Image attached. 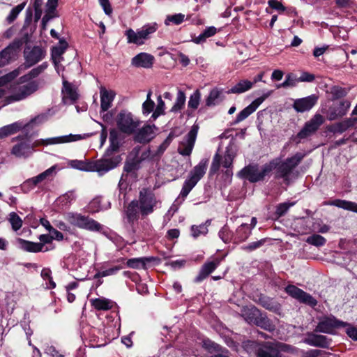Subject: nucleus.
<instances>
[{"label": "nucleus", "mask_w": 357, "mask_h": 357, "mask_svg": "<svg viewBox=\"0 0 357 357\" xmlns=\"http://www.w3.org/2000/svg\"><path fill=\"white\" fill-rule=\"evenodd\" d=\"M9 222L11 224L14 231L19 230L22 226V220L20 217L15 212H12L9 215Z\"/></svg>", "instance_id": "obj_52"}, {"label": "nucleus", "mask_w": 357, "mask_h": 357, "mask_svg": "<svg viewBox=\"0 0 357 357\" xmlns=\"http://www.w3.org/2000/svg\"><path fill=\"white\" fill-rule=\"evenodd\" d=\"M260 304L268 310L275 311L278 308V304L275 303L272 298L266 296H262L259 298Z\"/></svg>", "instance_id": "obj_48"}, {"label": "nucleus", "mask_w": 357, "mask_h": 357, "mask_svg": "<svg viewBox=\"0 0 357 357\" xmlns=\"http://www.w3.org/2000/svg\"><path fill=\"white\" fill-rule=\"evenodd\" d=\"M201 99V93L197 89L190 96L188 106L190 109L195 110L198 108Z\"/></svg>", "instance_id": "obj_46"}, {"label": "nucleus", "mask_w": 357, "mask_h": 357, "mask_svg": "<svg viewBox=\"0 0 357 357\" xmlns=\"http://www.w3.org/2000/svg\"><path fill=\"white\" fill-rule=\"evenodd\" d=\"M357 123V118H347L344 120L334 124L331 128V131L336 134H342L349 128L354 127Z\"/></svg>", "instance_id": "obj_29"}, {"label": "nucleus", "mask_w": 357, "mask_h": 357, "mask_svg": "<svg viewBox=\"0 0 357 357\" xmlns=\"http://www.w3.org/2000/svg\"><path fill=\"white\" fill-rule=\"evenodd\" d=\"M45 55V50L40 46L26 47L24 50V63L17 69L21 73L42 61Z\"/></svg>", "instance_id": "obj_10"}, {"label": "nucleus", "mask_w": 357, "mask_h": 357, "mask_svg": "<svg viewBox=\"0 0 357 357\" xmlns=\"http://www.w3.org/2000/svg\"><path fill=\"white\" fill-rule=\"evenodd\" d=\"M140 151L139 147H135L133 149L132 153L135 155V158L137 159V162L140 164L141 162L143 160H145L146 159L149 158L151 155V151L149 149L144 151L140 157H138V155Z\"/></svg>", "instance_id": "obj_60"}, {"label": "nucleus", "mask_w": 357, "mask_h": 357, "mask_svg": "<svg viewBox=\"0 0 357 357\" xmlns=\"http://www.w3.org/2000/svg\"><path fill=\"white\" fill-rule=\"evenodd\" d=\"M306 242L310 245L319 247L323 246L326 243V240L319 234H313L307 238Z\"/></svg>", "instance_id": "obj_50"}, {"label": "nucleus", "mask_w": 357, "mask_h": 357, "mask_svg": "<svg viewBox=\"0 0 357 357\" xmlns=\"http://www.w3.org/2000/svg\"><path fill=\"white\" fill-rule=\"evenodd\" d=\"M294 203H287V202H284V203H281L280 204H278V206H277L276 208V214L278 215L279 216H282L284 215L287 212V211L289 209V208L292 206H294Z\"/></svg>", "instance_id": "obj_64"}, {"label": "nucleus", "mask_w": 357, "mask_h": 357, "mask_svg": "<svg viewBox=\"0 0 357 357\" xmlns=\"http://www.w3.org/2000/svg\"><path fill=\"white\" fill-rule=\"evenodd\" d=\"M255 352L257 357H281L278 344L271 342L258 343Z\"/></svg>", "instance_id": "obj_17"}, {"label": "nucleus", "mask_w": 357, "mask_h": 357, "mask_svg": "<svg viewBox=\"0 0 357 357\" xmlns=\"http://www.w3.org/2000/svg\"><path fill=\"white\" fill-rule=\"evenodd\" d=\"M255 325L269 332H272L275 329V326L273 324L272 321L263 313L260 314Z\"/></svg>", "instance_id": "obj_37"}, {"label": "nucleus", "mask_w": 357, "mask_h": 357, "mask_svg": "<svg viewBox=\"0 0 357 357\" xmlns=\"http://www.w3.org/2000/svg\"><path fill=\"white\" fill-rule=\"evenodd\" d=\"M296 82H297V79L294 77L293 74L289 73L286 76L285 80L282 83L277 85V88L280 89V88H287L289 86H291V87L295 86L296 84Z\"/></svg>", "instance_id": "obj_57"}, {"label": "nucleus", "mask_w": 357, "mask_h": 357, "mask_svg": "<svg viewBox=\"0 0 357 357\" xmlns=\"http://www.w3.org/2000/svg\"><path fill=\"white\" fill-rule=\"evenodd\" d=\"M101 203L100 198L93 199L89 204V212L96 213L101 210Z\"/></svg>", "instance_id": "obj_62"}, {"label": "nucleus", "mask_w": 357, "mask_h": 357, "mask_svg": "<svg viewBox=\"0 0 357 357\" xmlns=\"http://www.w3.org/2000/svg\"><path fill=\"white\" fill-rule=\"evenodd\" d=\"M236 147L227 146L223 157L217 151L213 158L209 171L210 174L213 175L217 173L221 165L225 168H233V162L236 156Z\"/></svg>", "instance_id": "obj_9"}, {"label": "nucleus", "mask_w": 357, "mask_h": 357, "mask_svg": "<svg viewBox=\"0 0 357 357\" xmlns=\"http://www.w3.org/2000/svg\"><path fill=\"white\" fill-rule=\"evenodd\" d=\"M120 156L102 158L96 161L73 160V167L84 172H97L100 175L115 168L120 162Z\"/></svg>", "instance_id": "obj_2"}, {"label": "nucleus", "mask_w": 357, "mask_h": 357, "mask_svg": "<svg viewBox=\"0 0 357 357\" xmlns=\"http://www.w3.org/2000/svg\"><path fill=\"white\" fill-rule=\"evenodd\" d=\"M318 96L312 94L305 98H298L293 103V108L297 112H305L310 110L317 102Z\"/></svg>", "instance_id": "obj_21"}, {"label": "nucleus", "mask_w": 357, "mask_h": 357, "mask_svg": "<svg viewBox=\"0 0 357 357\" xmlns=\"http://www.w3.org/2000/svg\"><path fill=\"white\" fill-rule=\"evenodd\" d=\"M221 93V91L218 89H213L206 99V105L207 107H211L217 105L220 101Z\"/></svg>", "instance_id": "obj_41"}, {"label": "nucleus", "mask_w": 357, "mask_h": 357, "mask_svg": "<svg viewBox=\"0 0 357 357\" xmlns=\"http://www.w3.org/2000/svg\"><path fill=\"white\" fill-rule=\"evenodd\" d=\"M252 86L253 83H252L251 81L248 79H241L234 86L229 89L227 93L240 94L249 91L252 88Z\"/></svg>", "instance_id": "obj_33"}, {"label": "nucleus", "mask_w": 357, "mask_h": 357, "mask_svg": "<svg viewBox=\"0 0 357 357\" xmlns=\"http://www.w3.org/2000/svg\"><path fill=\"white\" fill-rule=\"evenodd\" d=\"M56 166H52L50 168L46 169L45 172L40 173L36 176L27 179L24 182L22 185V190L24 192H28L33 188L36 186L39 183L47 179L50 177H52L55 173Z\"/></svg>", "instance_id": "obj_20"}, {"label": "nucleus", "mask_w": 357, "mask_h": 357, "mask_svg": "<svg viewBox=\"0 0 357 357\" xmlns=\"http://www.w3.org/2000/svg\"><path fill=\"white\" fill-rule=\"evenodd\" d=\"M324 205L334 206L357 213V203L354 202L337 199L333 201L326 202Z\"/></svg>", "instance_id": "obj_31"}, {"label": "nucleus", "mask_w": 357, "mask_h": 357, "mask_svg": "<svg viewBox=\"0 0 357 357\" xmlns=\"http://www.w3.org/2000/svg\"><path fill=\"white\" fill-rule=\"evenodd\" d=\"M19 70L17 68L13 70V71L0 77V86H4L8 83L11 82L14 80L17 77L20 75Z\"/></svg>", "instance_id": "obj_49"}, {"label": "nucleus", "mask_w": 357, "mask_h": 357, "mask_svg": "<svg viewBox=\"0 0 357 357\" xmlns=\"http://www.w3.org/2000/svg\"><path fill=\"white\" fill-rule=\"evenodd\" d=\"M33 149L30 143L25 140L13 146L11 153L17 158H26L32 153Z\"/></svg>", "instance_id": "obj_27"}, {"label": "nucleus", "mask_w": 357, "mask_h": 357, "mask_svg": "<svg viewBox=\"0 0 357 357\" xmlns=\"http://www.w3.org/2000/svg\"><path fill=\"white\" fill-rule=\"evenodd\" d=\"M59 43V46L54 47L52 50V59L55 64L60 62L61 55L68 47V43L65 40H60Z\"/></svg>", "instance_id": "obj_38"}, {"label": "nucleus", "mask_w": 357, "mask_h": 357, "mask_svg": "<svg viewBox=\"0 0 357 357\" xmlns=\"http://www.w3.org/2000/svg\"><path fill=\"white\" fill-rule=\"evenodd\" d=\"M266 241V238H262L261 240H259L257 241L251 242L248 245H243L241 247V249L243 250L247 251V252H252L261 246L264 245V243Z\"/></svg>", "instance_id": "obj_55"}, {"label": "nucleus", "mask_w": 357, "mask_h": 357, "mask_svg": "<svg viewBox=\"0 0 357 357\" xmlns=\"http://www.w3.org/2000/svg\"><path fill=\"white\" fill-rule=\"evenodd\" d=\"M157 130L154 124L145 123L132 134L133 140L139 144H148L155 137Z\"/></svg>", "instance_id": "obj_13"}, {"label": "nucleus", "mask_w": 357, "mask_h": 357, "mask_svg": "<svg viewBox=\"0 0 357 357\" xmlns=\"http://www.w3.org/2000/svg\"><path fill=\"white\" fill-rule=\"evenodd\" d=\"M199 126L194 124L189 132L185 135L183 141L181 142L178 148V152L183 156H190L194 148L197 136Z\"/></svg>", "instance_id": "obj_16"}, {"label": "nucleus", "mask_w": 357, "mask_h": 357, "mask_svg": "<svg viewBox=\"0 0 357 357\" xmlns=\"http://www.w3.org/2000/svg\"><path fill=\"white\" fill-rule=\"evenodd\" d=\"M151 95L152 91L150 90L147 93L146 100L142 104V113L144 115H148L155 110V102L151 100Z\"/></svg>", "instance_id": "obj_43"}, {"label": "nucleus", "mask_w": 357, "mask_h": 357, "mask_svg": "<svg viewBox=\"0 0 357 357\" xmlns=\"http://www.w3.org/2000/svg\"><path fill=\"white\" fill-rule=\"evenodd\" d=\"M109 139L110 142V146L106 151L107 155H109L110 151H116L119 149V133L116 129H112L110 130Z\"/></svg>", "instance_id": "obj_42"}, {"label": "nucleus", "mask_w": 357, "mask_h": 357, "mask_svg": "<svg viewBox=\"0 0 357 357\" xmlns=\"http://www.w3.org/2000/svg\"><path fill=\"white\" fill-rule=\"evenodd\" d=\"M203 347L205 349L208 351L209 352H218L221 350V347L210 340H206L203 341Z\"/></svg>", "instance_id": "obj_58"}, {"label": "nucleus", "mask_w": 357, "mask_h": 357, "mask_svg": "<svg viewBox=\"0 0 357 357\" xmlns=\"http://www.w3.org/2000/svg\"><path fill=\"white\" fill-rule=\"evenodd\" d=\"M330 93L332 95V99L336 100L344 97L347 92L344 88L333 86L330 89Z\"/></svg>", "instance_id": "obj_54"}, {"label": "nucleus", "mask_w": 357, "mask_h": 357, "mask_svg": "<svg viewBox=\"0 0 357 357\" xmlns=\"http://www.w3.org/2000/svg\"><path fill=\"white\" fill-rule=\"evenodd\" d=\"M26 4V2H22V3L17 5L15 8H13L10 10L8 15L7 16L6 21L9 24L13 22L15 20V19L17 17L20 13L24 8Z\"/></svg>", "instance_id": "obj_47"}, {"label": "nucleus", "mask_w": 357, "mask_h": 357, "mask_svg": "<svg viewBox=\"0 0 357 357\" xmlns=\"http://www.w3.org/2000/svg\"><path fill=\"white\" fill-rule=\"evenodd\" d=\"M222 259L219 257L213 258L211 260L206 261L202 266L198 275L195 278V283H200L207 278L220 264Z\"/></svg>", "instance_id": "obj_19"}, {"label": "nucleus", "mask_w": 357, "mask_h": 357, "mask_svg": "<svg viewBox=\"0 0 357 357\" xmlns=\"http://www.w3.org/2000/svg\"><path fill=\"white\" fill-rule=\"evenodd\" d=\"M38 89V83L36 81L30 82L26 84L12 87V94L8 97L11 102L20 101L33 94Z\"/></svg>", "instance_id": "obj_11"}, {"label": "nucleus", "mask_w": 357, "mask_h": 357, "mask_svg": "<svg viewBox=\"0 0 357 357\" xmlns=\"http://www.w3.org/2000/svg\"><path fill=\"white\" fill-rule=\"evenodd\" d=\"M351 103L349 100L340 101L336 105L330 107L327 119L329 121H334L347 114Z\"/></svg>", "instance_id": "obj_22"}, {"label": "nucleus", "mask_w": 357, "mask_h": 357, "mask_svg": "<svg viewBox=\"0 0 357 357\" xmlns=\"http://www.w3.org/2000/svg\"><path fill=\"white\" fill-rule=\"evenodd\" d=\"M100 112H107L112 105V102L116 96V93L112 90H107L104 87L100 89Z\"/></svg>", "instance_id": "obj_26"}, {"label": "nucleus", "mask_w": 357, "mask_h": 357, "mask_svg": "<svg viewBox=\"0 0 357 357\" xmlns=\"http://www.w3.org/2000/svg\"><path fill=\"white\" fill-rule=\"evenodd\" d=\"M76 195L74 191H69L59 197V200L65 205H70L75 200Z\"/></svg>", "instance_id": "obj_61"}, {"label": "nucleus", "mask_w": 357, "mask_h": 357, "mask_svg": "<svg viewBox=\"0 0 357 357\" xmlns=\"http://www.w3.org/2000/svg\"><path fill=\"white\" fill-rule=\"evenodd\" d=\"M211 224V220L208 219L204 223L199 225H192L190 228L192 236L196 238L201 235H206L208 231V227Z\"/></svg>", "instance_id": "obj_36"}, {"label": "nucleus", "mask_w": 357, "mask_h": 357, "mask_svg": "<svg viewBox=\"0 0 357 357\" xmlns=\"http://www.w3.org/2000/svg\"><path fill=\"white\" fill-rule=\"evenodd\" d=\"M91 304L97 310H109L112 307V301L105 298L91 299Z\"/></svg>", "instance_id": "obj_35"}, {"label": "nucleus", "mask_w": 357, "mask_h": 357, "mask_svg": "<svg viewBox=\"0 0 357 357\" xmlns=\"http://www.w3.org/2000/svg\"><path fill=\"white\" fill-rule=\"evenodd\" d=\"M253 112H255L254 109L250 105L245 107L243 110H241L238 115L236 116V118L234 121V123L237 124L245 119H247L250 114H252Z\"/></svg>", "instance_id": "obj_53"}, {"label": "nucleus", "mask_w": 357, "mask_h": 357, "mask_svg": "<svg viewBox=\"0 0 357 357\" xmlns=\"http://www.w3.org/2000/svg\"><path fill=\"white\" fill-rule=\"evenodd\" d=\"M159 25L156 22H151L143 25L140 29L134 31L129 28L124 35L126 36L128 44H135L137 46L143 45L146 41L151 38V36L157 31Z\"/></svg>", "instance_id": "obj_5"}, {"label": "nucleus", "mask_w": 357, "mask_h": 357, "mask_svg": "<svg viewBox=\"0 0 357 357\" xmlns=\"http://www.w3.org/2000/svg\"><path fill=\"white\" fill-rule=\"evenodd\" d=\"M284 291L288 295L301 303L308 305L311 307H315L317 305V301L312 296L295 285H287Z\"/></svg>", "instance_id": "obj_15"}, {"label": "nucleus", "mask_w": 357, "mask_h": 357, "mask_svg": "<svg viewBox=\"0 0 357 357\" xmlns=\"http://www.w3.org/2000/svg\"><path fill=\"white\" fill-rule=\"evenodd\" d=\"M47 63L44 62L38 66L31 70L29 73L32 79L38 77L42 73L45 71V69H47Z\"/></svg>", "instance_id": "obj_59"}, {"label": "nucleus", "mask_w": 357, "mask_h": 357, "mask_svg": "<svg viewBox=\"0 0 357 357\" xmlns=\"http://www.w3.org/2000/svg\"><path fill=\"white\" fill-rule=\"evenodd\" d=\"M275 165L274 161H270L259 168L257 164L248 165L238 172L237 176L246 179L250 183L262 181L274 169Z\"/></svg>", "instance_id": "obj_4"}, {"label": "nucleus", "mask_w": 357, "mask_h": 357, "mask_svg": "<svg viewBox=\"0 0 357 357\" xmlns=\"http://www.w3.org/2000/svg\"><path fill=\"white\" fill-rule=\"evenodd\" d=\"M62 78L63 86L61 89V94L63 102L64 103L69 102L70 104H73L79 98L77 89L71 83H70L65 79L63 75L62 76Z\"/></svg>", "instance_id": "obj_23"}, {"label": "nucleus", "mask_w": 357, "mask_h": 357, "mask_svg": "<svg viewBox=\"0 0 357 357\" xmlns=\"http://www.w3.org/2000/svg\"><path fill=\"white\" fill-rule=\"evenodd\" d=\"M160 204L151 189L143 188L139 192L138 199L132 200L125 208V218L128 223L133 224L140 216L144 218L152 214Z\"/></svg>", "instance_id": "obj_1"}, {"label": "nucleus", "mask_w": 357, "mask_h": 357, "mask_svg": "<svg viewBox=\"0 0 357 357\" xmlns=\"http://www.w3.org/2000/svg\"><path fill=\"white\" fill-rule=\"evenodd\" d=\"M185 15L181 13L169 15L167 17L165 24H168L167 21L171 22L175 24H180L184 21Z\"/></svg>", "instance_id": "obj_63"}, {"label": "nucleus", "mask_w": 357, "mask_h": 357, "mask_svg": "<svg viewBox=\"0 0 357 357\" xmlns=\"http://www.w3.org/2000/svg\"><path fill=\"white\" fill-rule=\"evenodd\" d=\"M324 123V116L319 114H315L305 123L302 129L298 132L296 137L300 139L307 138L314 134Z\"/></svg>", "instance_id": "obj_12"}, {"label": "nucleus", "mask_w": 357, "mask_h": 357, "mask_svg": "<svg viewBox=\"0 0 357 357\" xmlns=\"http://www.w3.org/2000/svg\"><path fill=\"white\" fill-rule=\"evenodd\" d=\"M21 248L24 251L29 252H47L49 250H52L54 249V245L51 246L50 248H48V246H46L45 250H43V245L42 243L32 242L26 240H24L22 238L19 239Z\"/></svg>", "instance_id": "obj_28"}, {"label": "nucleus", "mask_w": 357, "mask_h": 357, "mask_svg": "<svg viewBox=\"0 0 357 357\" xmlns=\"http://www.w3.org/2000/svg\"><path fill=\"white\" fill-rule=\"evenodd\" d=\"M261 313L255 306L244 307L241 310V316L250 324H255Z\"/></svg>", "instance_id": "obj_30"}, {"label": "nucleus", "mask_w": 357, "mask_h": 357, "mask_svg": "<svg viewBox=\"0 0 357 357\" xmlns=\"http://www.w3.org/2000/svg\"><path fill=\"white\" fill-rule=\"evenodd\" d=\"M154 60L153 55L141 52L132 59L131 64L137 68H150L153 66Z\"/></svg>", "instance_id": "obj_25"}, {"label": "nucleus", "mask_w": 357, "mask_h": 357, "mask_svg": "<svg viewBox=\"0 0 357 357\" xmlns=\"http://www.w3.org/2000/svg\"><path fill=\"white\" fill-rule=\"evenodd\" d=\"M151 260L152 258L148 257L132 258L127 261L126 265L130 268L138 269L144 268L146 263L151 261Z\"/></svg>", "instance_id": "obj_40"}, {"label": "nucleus", "mask_w": 357, "mask_h": 357, "mask_svg": "<svg viewBox=\"0 0 357 357\" xmlns=\"http://www.w3.org/2000/svg\"><path fill=\"white\" fill-rule=\"evenodd\" d=\"M21 45L20 40H15L0 52V68L15 60Z\"/></svg>", "instance_id": "obj_18"}, {"label": "nucleus", "mask_w": 357, "mask_h": 357, "mask_svg": "<svg viewBox=\"0 0 357 357\" xmlns=\"http://www.w3.org/2000/svg\"><path fill=\"white\" fill-rule=\"evenodd\" d=\"M123 268V267L122 266H120V265L115 266L112 267L110 268H108V269H106L105 271H102L97 273L95 275V278H100V277H107V276L115 275V274H116V273L118 271L121 270Z\"/></svg>", "instance_id": "obj_56"}, {"label": "nucleus", "mask_w": 357, "mask_h": 357, "mask_svg": "<svg viewBox=\"0 0 357 357\" xmlns=\"http://www.w3.org/2000/svg\"><path fill=\"white\" fill-rule=\"evenodd\" d=\"M179 133H176L174 131H171L167 138L164 140V142L158 146L157 150V154L160 155L164 153V151L167 149V147L170 145L173 139L178 137Z\"/></svg>", "instance_id": "obj_45"}, {"label": "nucleus", "mask_w": 357, "mask_h": 357, "mask_svg": "<svg viewBox=\"0 0 357 357\" xmlns=\"http://www.w3.org/2000/svg\"><path fill=\"white\" fill-rule=\"evenodd\" d=\"M347 325V322L339 320L334 316L325 317L319 321L316 326L315 331L333 334L335 328L345 327Z\"/></svg>", "instance_id": "obj_14"}, {"label": "nucleus", "mask_w": 357, "mask_h": 357, "mask_svg": "<svg viewBox=\"0 0 357 357\" xmlns=\"http://www.w3.org/2000/svg\"><path fill=\"white\" fill-rule=\"evenodd\" d=\"M22 128L23 126L20 122H15L0 128V139L17 132Z\"/></svg>", "instance_id": "obj_34"}, {"label": "nucleus", "mask_w": 357, "mask_h": 357, "mask_svg": "<svg viewBox=\"0 0 357 357\" xmlns=\"http://www.w3.org/2000/svg\"><path fill=\"white\" fill-rule=\"evenodd\" d=\"M252 233V228L248 224L243 223L236 229L234 234V242L236 243L246 241Z\"/></svg>", "instance_id": "obj_32"}, {"label": "nucleus", "mask_w": 357, "mask_h": 357, "mask_svg": "<svg viewBox=\"0 0 357 357\" xmlns=\"http://www.w3.org/2000/svg\"><path fill=\"white\" fill-rule=\"evenodd\" d=\"M208 167V160L202 159L190 172L188 178L185 180L179 196L183 199L188 195L193 188L206 174Z\"/></svg>", "instance_id": "obj_6"}, {"label": "nucleus", "mask_w": 357, "mask_h": 357, "mask_svg": "<svg viewBox=\"0 0 357 357\" xmlns=\"http://www.w3.org/2000/svg\"><path fill=\"white\" fill-rule=\"evenodd\" d=\"M116 124L121 132L127 135H132L141 126L142 121L132 112L121 110L116 117Z\"/></svg>", "instance_id": "obj_8"}, {"label": "nucleus", "mask_w": 357, "mask_h": 357, "mask_svg": "<svg viewBox=\"0 0 357 357\" xmlns=\"http://www.w3.org/2000/svg\"><path fill=\"white\" fill-rule=\"evenodd\" d=\"M185 100L186 97L185 93L181 90H178L176 101L171 108L170 112L173 113L180 112L184 107Z\"/></svg>", "instance_id": "obj_39"}, {"label": "nucleus", "mask_w": 357, "mask_h": 357, "mask_svg": "<svg viewBox=\"0 0 357 357\" xmlns=\"http://www.w3.org/2000/svg\"><path fill=\"white\" fill-rule=\"evenodd\" d=\"M157 102V106L151 115V118L153 120L165 114V102L162 100L160 95L158 96Z\"/></svg>", "instance_id": "obj_51"}, {"label": "nucleus", "mask_w": 357, "mask_h": 357, "mask_svg": "<svg viewBox=\"0 0 357 357\" xmlns=\"http://www.w3.org/2000/svg\"><path fill=\"white\" fill-rule=\"evenodd\" d=\"M307 153V151L296 152L280 162L273 160L272 161H274L275 165L274 169H276L275 178L277 179L282 178L286 183H289L290 176L294 174V169L301 162Z\"/></svg>", "instance_id": "obj_3"}, {"label": "nucleus", "mask_w": 357, "mask_h": 357, "mask_svg": "<svg viewBox=\"0 0 357 357\" xmlns=\"http://www.w3.org/2000/svg\"><path fill=\"white\" fill-rule=\"evenodd\" d=\"M66 220L72 226L90 231H100L102 226L89 215L77 212H68L65 215Z\"/></svg>", "instance_id": "obj_7"}, {"label": "nucleus", "mask_w": 357, "mask_h": 357, "mask_svg": "<svg viewBox=\"0 0 357 357\" xmlns=\"http://www.w3.org/2000/svg\"><path fill=\"white\" fill-rule=\"evenodd\" d=\"M303 342L310 346L328 349L331 340L325 335L311 333L307 335V337L303 340Z\"/></svg>", "instance_id": "obj_24"}, {"label": "nucleus", "mask_w": 357, "mask_h": 357, "mask_svg": "<svg viewBox=\"0 0 357 357\" xmlns=\"http://www.w3.org/2000/svg\"><path fill=\"white\" fill-rule=\"evenodd\" d=\"M218 235L221 240L225 243H229L231 241H234V234L227 225H225L222 227L219 231Z\"/></svg>", "instance_id": "obj_44"}]
</instances>
